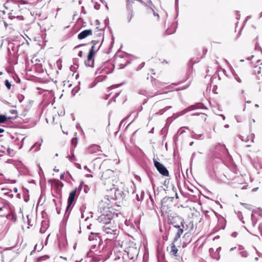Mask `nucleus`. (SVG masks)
<instances>
[{
    "label": "nucleus",
    "instance_id": "473e14b6",
    "mask_svg": "<svg viewBox=\"0 0 262 262\" xmlns=\"http://www.w3.org/2000/svg\"><path fill=\"white\" fill-rule=\"evenodd\" d=\"M78 143V140L77 138H74L72 140V145L75 147Z\"/></svg>",
    "mask_w": 262,
    "mask_h": 262
},
{
    "label": "nucleus",
    "instance_id": "6e6d98bb",
    "mask_svg": "<svg viewBox=\"0 0 262 262\" xmlns=\"http://www.w3.org/2000/svg\"><path fill=\"white\" fill-rule=\"evenodd\" d=\"M64 178V173L61 174L60 177V179L63 180Z\"/></svg>",
    "mask_w": 262,
    "mask_h": 262
},
{
    "label": "nucleus",
    "instance_id": "c756f323",
    "mask_svg": "<svg viewBox=\"0 0 262 262\" xmlns=\"http://www.w3.org/2000/svg\"><path fill=\"white\" fill-rule=\"evenodd\" d=\"M192 115H201L202 120L205 121L207 119V115L204 113H195L193 114Z\"/></svg>",
    "mask_w": 262,
    "mask_h": 262
},
{
    "label": "nucleus",
    "instance_id": "ea45409f",
    "mask_svg": "<svg viewBox=\"0 0 262 262\" xmlns=\"http://www.w3.org/2000/svg\"><path fill=\"white\" fill-rule=\"evenodd\" d=\"M189 108H186V109L183 110L182 111H181L180 113V115H184L185 114H186L187 112H188L189 111Z\"/></svg>",
    "mask_w": 262,
    "mask_h": 262
},
{
    "label": "nucleus",
    "instance_id": "ddd939ff",
    "mask_svg": "<svg viewBox=\"0 0 262 262\" xmlns=\"http://www.w3.org/2000/svg\"><path fill=\"white\" fill-rule=\"evenodd\" d=\"M104 24L102 25V26H101L99 20H96V25L97 26V29H98L100 30H104L108 24L109 21H108V18H105L104 20Z\"/></svg>",
    "mask_w": 262,
    "mask_h": 262
},
{
    "label": "nucleus",
    "instance_id": "1a4fd4ad",
    "mask_svg": "<svg viewBox=\"0 0 262 262\" xmlns=\"http://www.w3.org/2000/svg\"><path fill=\"white\" fill-rule=\"evenodd\" d=\"M76 190L77 188H76L75 190L72 191L69 194L68 200V206L67 207V210H68L70 206L73 203L75 197L76 193Z\"/></svg>",
    "mask_w": 262,
    "mask_h": 262
},
{
    "label": "nucleus",
    "instance_id": "412c9836",
    "mask_svg": "<svg viewBox=\"0 0 262 262\" xmlns=\"http://www.w3.org/2000/svg\"><path fill=\"white\" fill-rule=\"evenodd\" d=\"M191 136L192 138L202 140L203 139L202 134H196L193 131H191Z\"/></svg>",
    "mask_w": 262,
    "mask_h": 262
},
{
    "label": "nucleus",
    "instance_id": "e433bc0d",
    "mask_svg": "<svg viewBox=\"0 0 262 262\" xmlns=\"http://www.w3.org/2000/svg\"><path fill=\"white\" fill-rule=\"evenodd\" d=\"M254 217H255L254 215H253V213H252L251 215V221H252V226L253 227H254L255 226V225L256 224V222H257L256 221H254Z\"/></svg>",
    "mask_w": 262,
    "mask_h": 262
},
{
    "label": "nucleus",
    "instance_id": "c85d7f7f",
    "mask_svg": "<svg viewBox=\"0 0 262 262\" xmlns=\"http://www.w3.org/2000/svg\"><path fill=\"white\" fill-rule=\"evenodd\" d=\"M184 128H186L188 130H189V128L188 127H181L178 131L177 132V134H179V135H181L182 134H183L184 133H185V130L184 129Z\"/></svg>",
    "mask_w": 262,
    "mask_h": 262
},
{
    "label": "nucleus",
    "instance_id": "f3484780",
    "mask_svg": "<svg viewBox=\"0 0 262 262\" xmlns=\"http://www.w3.org/2000/svg\"><path fill=\"white\" fill-rule=\"evenodd\" d=\"M94 56L91 57L89 58V54H88L87 60L85 61V64L87 67H93L94 64Z\"/></svg>",
    "mask_w": 262,
    "mask_h": 262
},
{
    "label": "nucleus",
    "instance_id": "423d86ee",
    "mask_svg": "<svg viewBox=\"0 0 262 262\" xmlns=\"http://www.w3.org/2000/svg\"><path fill=\"white\" fill-rule=\"evenodd\" d=\"M104 247L102 246L101 244L100 245H91L89 251L88 252V255L89 257H93L95 255H102Z\"/></svg>",
    "mask_w": 262,
    "mask_h": 262
},
{
    "label": "nucleus",
    "instance_id": "c9c22d12",
    "mask_svg": "<svg viewBox=\"0 0 262 262\" xmlns=\"http://www.w3.org/2000/svg\"><path fill=\"white\" fill-rule=\"evenodd\" d=\"M25 98V97L22 94H18L17 96V99L19 102H21Z\"/></svg>",
    "mask_w": 262,
    "mask_h": 262
},
{
    "label": "nucleus",
    "instance_id": "a211bd4d",
    "mask_svg": "<svg viewBox=\"0 0 262 262\" xmlns=\"http://www.w3.org/2000/svg\"><path fill=\"white\" fill-rule=\"evenodd\" d=\"M113 174V170L111 169H107L104 172H103L101 177L103 179H107V178H109L111 176H112Z\"/></svg>",
    "mask_w": 262,
    "mask_h": 262
},
{
    "label": "nucleus",
    "instance_id": "338daca9",
    "mask_svg": "<svg viewBox=\"0 0 262 262\" xmlns=\"http://www.w3.org/2000/svg\"><path fill=\"white\" fill-rule=\"evenodd\" d=\"M82 183L80 184V186H79V190H81V189H82Z\"/></svg>",
    "mask_w": 262,
    "mask_h": 262
},
{
    "label": "nucleus",
    "instance_id": "5701e85b",
    "mask_svg": "<svg viewBox=\"0 0 262 262\" xmlns=\"http://www.w3.org/2000/svg\"><path fill=\"white\" fill-rule=\"evenodd\" d=\"M52 181H54V183H55V184L57 186V187H59V186H60V187H62L63 186V183L60 182V181L58 180H49L48 181V182L50 184H51L52 185Z\"/></svg>",
    "mask_w": 262,
    "mask_h": 262
},
{
    "label": "nucleus",
    "instance_id": "052dcab7",
    "mask_svg": "<svg viewBox=\"0 0 262 262\" xmlns=\"http://www.w3.org/2000/svg\"><path fill=\"white\" fill-rule=\"evenodd\" d=\"M88 189V187L87 186H85V188H84V191L85 193H86L88 192V190L87 189Z\"/></svg>",
    "mask_w": 262,
    "mask_h": 262
},
{
    "label": "nucleus",
    "instance_id": "f03ea898",
    "mask_svg": "<svg viewBox=\"0 0 262 262\" xmlns=\"http://www.w3.org/2000/svg\"><path fill=\"white\" fill-rule=\"evenodd\" d=\"M124 251L127 253L129 259L135 261L137 259L139 254V249L137 247L135 243L131 242L129 244V246L125 248Z\"/></svg>",
    "mask_w": 262,
    "mask_h": 262
},
{
    "label": "nucleus",
    "instance_id": "5fc2aeb1",
    "mask_svg": "<svg viewBox=\"0 0 262 262\" xmlns=\"http://www.w3.org/2000/svg\"><path fill=\"white\" fill-rule=\"evenodd\" d=\"M77 67H76L75 66H72L71 67H70V70L72 71H73L75 69H76Z\"/></svg>",
    "mask_w": 262,
    "mask_h": 262
},
{
    "label": "nucleus",
    "instance_id": "4468645a",
    "mask_svg": "<svg viewBox=\"0 0 262 262\" xmlns=\"http://www.w3.org/2000/svg\"><path fill=\"white\" fill-rule=\"evenodd\" d=\"M176 242H174V239H173V241L171 244V250H170V254L171 255H173L174 256H177V253H178V249L176 247L174 244Z\"/></svg>",
    "mask_w": 262,
    "mask_h": 262
},
{
    "label": "nucleus",
    "instance_id": "20e7f679",
    "mask_svg": "<svg viewBox=\"0 0 262 262\" xmlns=\"http://www.w3.org/2000/svg\"><path fill=\"white\" fill-rule=\"evenodd\" d=\"M109 194L107 195L112 200H123L125 197V193L122 190L116 188L115 187L107 190Z\"/></svg>",
    "mask_w": 262,
    "mask_h": 262
},
{
    "label": "nucleus",
    "instance_id": "6e6552de",
    "mask_svg": "<svg viewBox=\"0 0 262 262\" xmlns=\"http://www.w3.org/2000/svg\"><path fill=\"white\" fill-rule=\"evenodd\" d=\"M154 165L159 172L164 176H168L169 172L167 168L160 162L154 159Z\"/></svg>",
    "mask_w": 262,
    "mask_h": 262
},
{
    "label": "nucleus",
    "instance_id": "2f4dec72",
    "mask_svg": "<svg viewBox=\"0 0 262 262\" xmlns=\"http://www.w3.org/2000/svg\"><path fill=\"white\" fill-rule=\"evenodd\" d=\"M5 86H6V88L8 90H10L11 87V84L8 80H7V79L5 80Z\"/></svg>",
    "mask_w": 262,
    "mask_h": 262
},
{
    "label": "nucleus",
    "instance_id": "f8f14e48",
    "mask_svg": "<svg viewBox=\"0 0 262 262\" xmlns=\"http://www.w3.org/2000/svg\"><path fill=\"white\" fill-rule=\"evenodd\" d=\"M143 4L153 12L154 16H159L158 14L154 11L155 6L150 0H147Z\"/></svg>",
    "mask_w": 262,
    "mask_h": 262
},
{
    "label": "nucleus",
    "instance_id": "09e8293b",
    "mask_svg": "<svg viewBox=\"0 0 262 262\" xmlns=\"http://www.w3.org/2000/svg\"><path fill=\"white\" fill-rule=\"evenodd\" d=\"M126 64H120L119 65V69H123L125 68V67L126 66Z\"/></svg>",
    "mask_w": 262,
    "mask_h": 262
},
{
    "label": "nucleus",
    "instance_id": "13d9d810",
    "mask_svg": "<svg viewBox=\"0 0 262 262\" xmlns=\"http://www.w3.org/2000/svg\"><path fill=\"white\" fill-rule=\"evenodd\" d=\"M86 177L87 178H93V175H92L91 174H86Z\"/></svg>",
    "mask_w": 262,
    "mask_h": 262
},
{
    "label": "nucleus",
    "instance_id": "dca6fc26",
    "mask_svg": "<svg viewBox=\"0 0 262 262\" xmlns=\"http://www.w3.org/2000/svg\"><path fill=\"white\" fill-rule=\"evenodd\" d=\"M209 252L211 256L216 260H218L220 258V255L218 252H214L213 248L209 249Z\"/></svg>",
    "mask_w": 262,
    "mask_h": 262
},
{
    "label": "nucleus",
    "instance_id": "680f3d73",
    "mask_svg": "<svg viewBox=\"0 0 262 262\" xmlns=\"http://www.w3.org/2000/svg\"><path fill=\"white\" fill-rule=\"evenodd\" d=\"M11 149H10V148H7V152H8V153L9 154H11Z\"/></svg>",
    "mask_w": 262,
    "mask_h": 262
},
{
    "label": "nucleus",
    "instance_id": "58836bf2",
    "mask_svg": "<svg viewBox=\"0 0 262 262\" xmlns=\"http://www.w3.org/2000/svg\"><path fill=\"white\" fill-rule=\"evenodd\" d=\"M201 106H202V104H197L196 105H191L189 108H191L192 110H195L200 107Z\"/></svg>",
    "mask_w": 262,
    "mask_h": 262
},
{
    "label": "nucleus",
    "instance_id": "69168bd1",
    "mask_svg": "<svg viewBox=\"0 0 262 262\" xmlns=\"http://www.w3.org/2000/svg\"><path fill=\"white\" fill-rule=\"evenodd\" d=\"M4 132H5V130L3 128H0V133H2Z\"/></svg>",
    "mask_w": 262,
    "mask_h": 262
},
{
    "label": "nucleus",
    "instance_id": "7c9ffc66",
    "mask_svg": "<svg viewBox=\"0 0 262 262\" xmlns=\"http://www.w3.org/2000/svg\"><path fill=\"white\" fill-rule=\"evenodd\" d=\"M79 88L78 86L75 87L72 91V94L75 96L79 91Z\"/></svg>",
    "mask_w": 262,
    "mask_h": 262
},
{
    "label": "nucleus",
    "instance_id": "37998d69",
    "mask_svg": "<svg viewBox=\"0 0 262 262\" xmlns=\"http://www.w3.org/2000/svg\"><path fill=\"white\" fill-rule=\"evenodd\" d=\"M255 68L256 69H257V71H256V70H255V72H257V73L258 74H259V73H260V71H261V69H262V67H259L258 68H257V66H256L255 67Z\"/></svg>",
    "mask_w": 262,
    "mask_h": 262
},
{
    "label": "nucleus",
    "instance_id": "4d7b16f0",
    "mask_svg": "<svg viewBox=\"0 0 262 262\" xmlns=\"http://www.w3.org/2000/svg\"><path fill=\"white\" fill-rule=\"evenodd\" d=\"M221 250V247H219L216 249L215 252H219V254H220V252Z\"/></svg>",
    "mask_w": 262,
    "mask_h": 262
},
{
    "label": "nucleus",
    "instance_id": "864d4df0",
    "mask_svg": "<svg viewBox=\"0 0 262 262\" xmlns=\"http://www.w3.org/2000/svg\"><path fill=\"white\" fill-rule=\"evenodd\" d=\"M73 63H74V64L75 66H76L77 67H78V64L77 63V59H75L74 60Z\"/></svg>",
    "mask_w": 262,
    "mask_h": 262
},
{
    "label": "nucleus",
    "instance_id": "6ab92c4d",
    "mask_svg": "<svg viewBox=\"0 0 262 262\" xmlns=\"http://www.w3.org/2000/svg\"><path fill=\"white\" fill-rule=\"evenodd\" d=\"M100 238L98 234L96 233L91 232L90 235L89 236V240L90 242L94 241V240Z\"/></svg>",
    "mask_w": 262,
    "mask_h": 262
},
{
    "label": "nucleus",
    "instance_id": "4c0bfd02",
    "mask_svg": "<svg viewBox=\"0 0 262 262\" xmlns=\"http://www.w3.org/2000/svg\"><path fill=\"white\" fill-rule=\"evenodd\" d=\"M238 137L243 141H245L247 142L249 141V137H244L241 135H239Z\"/></svg>",
    "mask_w": 262,
    "mask_h": 262
},
{
    "label": "nucleus",
    "instance_id": "cd10ccee",
    "mask_svg": "<svg viewBox=\"0 0 262 262\" xmlns=\"http://www.w3.org/2000/svg\"><path fill=\"white\" fill-rule=\"evenodd\" d=\"M90 242V246L92 245H100L102 243V241L101 240L100 238H97V239H96L94 240V241H92V242Z\"/></svg>",
    "mask_w": 262,
    "mask_h": 262
},
{
    "label": "nucleus",
    "instance_id": "3c124183",
    "mask_svg": "<svg viewBox=\"0 0 262 262\" xmlns=\"http://www.w3.org/2000/svg\"><path fill=\"white\" fill-rule=\"evenodd\" d=\"M83 168H84V169H85L86 170H87V171H89V172H91V170H90V169L88 167V166H84V167H83Z\"/></svg>",
    "mask_w": 262,
    "mask_h": 262
},
{
    "label": "nucleus",
    "instance_id": "8fccbe9b",
    "mask_svg": "<svg viewBox=\"0 0 262 262\" xmlns=\"http://www.w3.org/2000/svg\"><path fill=\"white\" fill-rule=\"evenodd\" d=\"M83 55V52L81 51H80L78 53V56L79 57H81Z\"/></svg>",
    "mask_w": 262,
    "mask_h": 262
},
{
    "label": "nucleus",
    "instance_id": "603ef678",
    "mask_svg": "<svg viewBox=\"0 0 262 262\" xmlns=\"http://www.w3.org/2000/svg\"><path fill=\"white\" fill-rule=\"evenodd\" d=\"M256 250V253H257V254L258 255V256L259 257H262V253H260L259 252H258L257 250Z\"/></svg>",
    "mask_w": 262,
    "mask_h": 262
},
{
    "label": "nucleus",
    "instance_id": "774afa93",
    "mask_svg": "<svg viewBox=\"0 0 262 262\" xmlns=\"http://www.w3.org/2000/svg\"><path fill=\"white\" fill-rule=\"evenodd\" d=\"M166 84H167V83H164V82H160V85H162V86H163V85H164Z\"/></svg>",
    "mask_w": 262,
    "mask_h": 262
},
{
    "label": "nucleus",
    "instance_id": "72a5a7b5",
    "mask_svg": "<svg viewBox=\"0 0 262 262\" xmlns=\"http://www.w3.org/2000/svg\"><path fill=\"white\" fill-rule=\"evenodd\" d=\"M239 254L243 257H247L248 256V253L245 250L239 252Z\"/></svg>",
    "mask_w": 262,
    "mask_h": 262
},
{
    "label": "nucleus",
    "instance_id": "b1692460",
    "mask_svg": "<svg viewBox=\"0 0 262 262\" xmlns=\"http://www.w3.org/2000/svg\"><path fill=\"white\" fill-rule=\"evenodd\" d=\"M10 113L12 115H14V116H11V117H7L8 120H11V119L14 120L17 118V112L16 110H11Z\"/></svg>",
    "mask_w": 262,
    "mask_h": 262
},
{
    "label": "nucleus",
    "instance_id": "a19ab883",
    "mask_svg": "<svg viewBox=\"0 0 262 262\" xmlns=\"http://www.w3.org/2000/svg\"><path fill=\"white\" fill-rule=\"evenodd\" d=\"M254 212L260 216H262V210L260 209H258L257 210L255 211Z\"/></svg>",
    "mask_w": 262,
    "mask_h": 262
},
{
    "label": "nucleus",
    "instance_id": "c03bdc74",
    "mask_svg": "<svg viewBox=\"0 0 262 262\" xmlns=\"http://www.w3.org/2000/svg\"><path fill=\"white\" fill-rule=\"evenodd\" d=\"M144 194L143 192H142L141 194L140 198L138 194H136V199L138 201H140L142 200V195Z\"/></svg>",
    "mask_w": 262,
    "mask_h": 262
},
{
    "label": "nucleus",
    "instance_id": "f704fd0d",
    "mask_svg": "<svg viewBox=\"0 0 262 262\" xmlns=\"http://www.w3.org/2000/svg\"><path fill=\"white\" fill-rule=\"evenodd\" d=\"M174 198L173 197H165L162 200V202L164 203L167 201L168 200H170L171 201H173Z\"/></svg>",
    "mask_w": 262,
    "mask_h": 262
},
{
    "label": "nucleus",
    "instance_id": "f257e3e1",
    "mask_svg": "<svg viewBox=\"0 0 262 262\" xmlns=\"http://www.w3.org/2000/svg\"><path fill=\"white\" fill-rule=\"evenodd\" d=\"M98 220L99 222H103L104 225L102 227V230L103 235L106 236L107 239H114L116 238L118 234V230L117 226L114 225L110 220V219H106L104 215H101L99 217Z\"/></svg>",
    "mask_w": 262,
    "mask_h": 262
},
{
    "label": "nucleus",
    "instance_id": "bb28decb",
    "mask_svg": "<svg viewBox=\"0 0 262 262\" xmlns=\"http://www.w3.org/2000/svg\"><path fill=\"white\" fill-rule=\"evenodd\" d=\"M8 120V118L6 115H0V123L6 122Z\"/></svg>",
    "mask_w": 262,
    "mask_h": 262
},
{
    "label": "nucleus",
    "instance_id": "7ed1b4c3",
    "mask_svg": "<svg viewBox=\"0 0 262 262\" xmlns=\"http://www.w3.org/2000/svg\"><path fill=\"white\" fill-rule=\"evenodd\" d=\"M12 215L13 217L14 214L11 210L10 206L8 202L0 199V216H6L9 219Z\"/></svg>",
    "mask_w": 262,
    "mask_h": 262
},
{
    "label": "nucleus",
    "instance_id": "0e129e2a",
    "mask_svg": "<svg viewBox=\"0 0 262 262\" xmlns=\"http://www.w3.org/2000/svg\"><path fill=\"white\" fill-rule=\"evenodd\" d=\"M236 78V80H237L238 82H239V83H241V79H240L239 78H238H238Z\"/></svg>",
    "mask_w": 262,
    "mask_h": 262
},
{
    "label": "nucleus",
    "instance_id": "e2e57ef3",
    "mask_svg": "<svg viewBox=\"0 0 262 262\" xmlns=\"http://www.w3.org/2000/svg\"><path fill=\"white\" fill-rule=\"evenodd\" d=\"M236 249V247H232L230 249V251H232L233 250H234L235 249Z\"/></svg>",
    "mask_w": 262,
    "mask_h": 262
},
{
    "label": "nucleus",
    "instance_id": "9b49d317",
    "mask_svg": "<svg viewBox=\"0 0 262 262\" xmlns=\"http://www.w3.org/2000/svg\"><path fill=\"white\" fill-rule=\"evenodd\" d=\"M92 34V31L91 29L85 30L81 32L78 35V38L79 39H83L89 35Z\"/></svg>",
    "mask_w": 262,
    "mask_h": 262
},
{
    "label": "nucleus",
    "instance_id": "393cba45",
    "mask_svg": "<svg viewBox=\"0 0 262 262\" xmlns=\"http://www.w3.org/2000/svg\"><path fill=\"white\" fill-rule=\"evenodd\" d=\"M71 152L72 155L68 156L67 157V158H68L71 162H74V161H76V159L74 154V150L73 149H71Z\"/></svg>",
    "mask_w": 262,
    "mask_h": 262
},
{
    "label": "nucleus",
    "instance_id": "aec40b11",
    "mask_svg": "<svg viewBox=\"0 0 262 262\" xmlns=\"http://www.w3.org/2000/svg\"><path fill=\"white\" fill-rule=\"evenodd\" d=\"M42 139H41L40 141L36 142L31 147L32 149L35 148V151H38L40 149V147L42 143Z\"/></svg>",
    "mask_w": 262,
    "mask_h": 262
},
{
    "label": "nucleus",
    "instance_id": "bf43d9fd",
    "mask_svg": "<svg viewBox=\"0 0 262 262\" xmlns=\"http://www.w3.org/2000/svg\"><path fill=\"white\" fill-rule=\"evenodd\" d=\"M136 0H127L128 3H134Z\"/></svg>",
    "mask_w": 262,
    "mask_h": 262
},
{
    "label": "nucleus",
    "instance_id": "de8ad7c7",
    "mask_svg": "<svg viewBox=\"0 0 262 262\" xmlns=\"http://www.w3.org/2000/svg\"><path fill=\"white\" fill-rule=\"evenodd\" d=\"M237 235V233L236 232H234L232 233L231 236L233 237H236Z\"/></svg>",
    "mask_w": 262,
    "mask_h": 262
},
{
    "label": "nucleus",
    "instance_id": "4be33fe9",
    "mask_svg": "<svg viewBox=\"0 0 262 262\" xmlns=\"http://www.w3.org/2000/svg\"><path fill=\"white\" fill-rule=\"evenodd\" d=\"M257 39H258V37H256L255 38L256 42H255V51H257L260 54H261L262 53V49L258 43Z\"/></svg>",
    "mask_w": 262,
    "mask_h": 262
},
{
    "label": "nucleus",
    "instance_id": "0eeeda50",
    "mask_svg": "<svg viewBox=\"0 0 262 262\" xmlns=\"http://www.w3.org/2000/svg\"><path fill=\"white\" fill-rule=\"evenodd\" d=\"M185 222L183 219L181 220L180 225H174L172 223L173 228L176 230V233L174 237V242H176L180 238L184 232Z\"/></svg>",
    "mask_w": 262,
    "mask_h": 262
},
{
    "label": "nucleus",
    "instance_id": "a18cd8bd",
    "mask_svg": "<svg viewBox=\"0 0 262 262\" xmlns=\"http://www.w3.org/2000/svg\"><path fill=\"white\" fill-rule=\"evenodd\" d=\"M244 248L243 246H241V245H239L238 247V251L241 252V251H244Z\"/></svg>",
    "mask_w": 262,
    "mask_h": 262
},
{
    "label": "nucleus",
    "instance_id": "2eb2a0df",
    "mask_svg": "<svg viewBox=\"0 0 262 262\" xmlns=\"http://www.w3.org/2000/svg\"><path fill=\"white\" fill-rule=\"evenodd\" d=\"M100 147L97 145H92L89 147V152L91 154L96 153L100 150Z\"/></svg>",
    "mask_w": 262,
    "mask_h": 262
},
{
    "label": "nucleus",
    "instance_id": "39448f33",
    "mask_svg": "<svg viewBox=\"0 0 262 262\" xmlns=\"http://www.w3.org/2000/svg\"><path fill=\"white\" fill-rule=\"evenodd\" d=\"M177 17H167L165 20V26H167L166 33L169 35L173 34L178 26Z\"/></svg>",
    "mask_w": 262,
    "mask_h": 262
},
{
    "label": "nucleus",
    "instance_id": "79ce46f5",
    "mask_svg": "<svg viewBox=\"0 0 262 262\" xmlns=\"http://www.w3.org/2000/svg\"><path fill=\"white\" fill-rule=\"evenodd\" d=\"M144 64H145V62H142L137 68V71H139V70H140L144 66Z\"/></svg>",
    "mask_w": 262,
    "mask_h": 262
},
{
    "label": "nucleus",
    "instance_id": "49530a36",
    "mask_svg": "<svg viewBox=\"0 0 262 262\" xmlns=\"http://www.w3.org/2000/svg\"><path fill=\"white\" fill-rule=\"evenodd\" d=\"M75 165L76 167L77 168H78V169H81V165H80V164H79V163H75Z\"/></svg>",
    "mask_w": 262,
    "mask_h": 262
},
{
    "label": "nucleus",
    "instance_id": "a878e982",
    "mask_svg": "<svg viewBox=\"0 0 262 262\" xmlns=\"http://www.w3.org/2000/svg\"><path fill=\"white\" fill-rule=\"evenodd\" d=\"M172 107L171 106H166L165 107H164V108L163 109H161L160 110H159L157 113V114H158V115H162L164 112H165L166 111H167L168 110L171 108Z\"/></svg>",
    "mask_w": 262,
    "mask_h": 262
},
{
    "label": "nucleus",
    "instance_id": "9d476101",
    "mask_svg": "<svg viewBox=\"0 0 262 262\" xmlns=\"http://www.w3.org/2000/svg\"><path fill=\"white\" fill-rule=\"evenodd\" d=\"M92 42L93 43V46L91 47V49L90 50L89 52V58H90L92 56H94L95 53L97 52L100 47V46H99L97 49H95V46L98 43V41L94 40V41H92Z\"/></svg>",
    "mask_w": 262,
    "mask_h": 262
}]
</instances>
